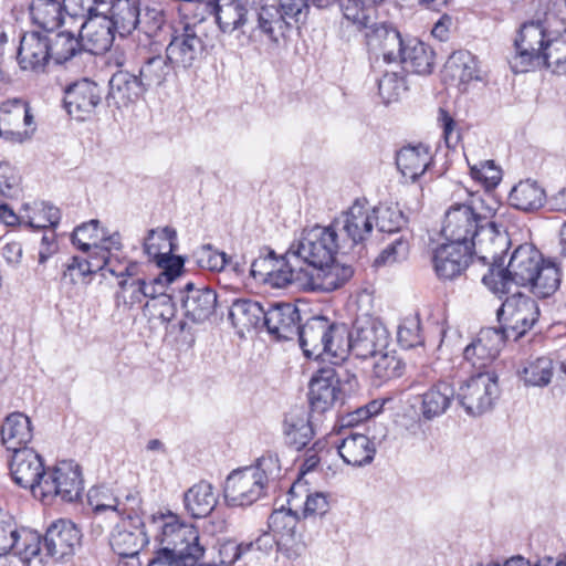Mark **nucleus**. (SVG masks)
Wrapping results in <instances>:
<instances>
[{
  "mask_svg": "<svg viewBox=\"0 0 566 566\" xmlns=\"http://www.w3.org/2000/svg\"><path fill=\"white\" fill-rule=\"evenodd\" d=\"M122 252H109L103 248H97L94 256L98 271L108 272L116 279L135 277L139 274L140 265L138 262L128 260Z\"/></svg>",
  "mask_w": 566,
  "mask_h": 566,
  "instance_id": "nucleus-42",
  "label": "nucleus"
},
{
  "mask_svg": "<svg viewBox=\"0 0 566 566\" xmlns=\"http://www.w3.org/2000/svg\"><path fill=\"white\" fill-rule=\"evenodd\" d=\"M111 7L106 15L112 30L116 32L119 38L130 35L135 30L140 29L146 35L155 34L163 23V17L157 12L154 17L151 25H145L140 20V6L136 0H109Z\"/></svg>",
  "mask_w": 566,
  "mask_h": 566,
  "instance_id": "nucleus-15",
  "label": "nucleus"
},
{
  "mask_svg": "<svg viewBox=\"0 0 566 566\" xmlns=\"http://www.w3.org/2000/svg\"><path fill=\"white\" fill-rule=\"evenodd\" d=\"M98 266L93 254H88L87 259L74 255L65 264L61 281L65 284H76L81 279L97 272Z\"/></svg>",
  "mask_w": 566,
  "mask_h": 566,
  "instance_id": "nucleus-54",
  "label": "nucleus"
},
{
  "mask_svg": "<svg viewBox=\"0 0 566 566\" xmlns=\"http://www.w3.org/2000/svg\"><path fill=\"white\" fill-rule=\"evenodd\" d=\"M115 306L123 313H128L144 303V294L135 277L118 281V290L114 295Z\"/></svg>",
  "mask_w": 566,
  "mask_h": 566,
  "instance_id": "nucleus-49",
  "label": "nucleus"
},
{
  "mask_svg": "<svg viewBox=\"0 0 566 566\" xmlns=\"http://www.w3.org/2000/svg\"><path fill=\"white\" fill-rule=\"evenodd\" d=\"M495 212L481 197L472 196L453 203L444 213L441 233L447 242L469 245L481 264L510 247L506 231L495 220Z\"/></svg>",
  "mask_w": 566,
  "mask_h": 566,
  "instance_id": "nucleus-1",
  "label": "nucleus"
},
{
  "mask_svg": "<svg viewBox=\"0 0 566 566\" xmlns=\"http://www.w3.org/2000/svg\"><path fill=\"white\" fill-rule=\"evenodd\" d=\"M340 394L336 370L333 367L318 369L310 384L308 401L312 412H326L338 401Z\"/></svg>",
  "mask_w": 566,
  "mask_h": 566,
  "instance_id": "nucleus-26",
  "label": "nucleus"
},
{
  "mask_svg": "<svg viewBox=\"0 0 566 566\" xmlns=\"http://www.w3.org/2000/svg\"><path fill=\"white\" fill-rule=\"evenodd\" d=\"M108 87L105 101L116 108L129 106L147 92L138 74L122 69L111 76Z\"/></svg>",
  "mask_w": 566,
  "mask_h": 566,
  "instance_id": "nucleus-29",
  "label": "nucleus"
},
{
  "mask_svg": "<svg viewBox=\"0 0 566 566\" xmlns=\"http://www.w3.org/2000/svg\"><path fill=\"white\" fill-rule=\"evenodd\" d=\"M332 223L340 234L343 248L349 253L356 245L370 237L374 228V214L365 202L357 199Z\"/></svg>",
  "mask_w": 566,
  "mask_h": 566,
  "instance_id": "nucleus-14",
  "label": "nucleus"
},
{
  "mask_svg": "<svg viewBox=\"0 0 566 566\" xmlns=\"http://www.w3.org/2000/svg\"><path fill=\"white\" fill-rule=\"evenodd\" d=\"M50 33L29 31L24 32L19 42L17 62L22 71L44 73L51 61Z\"/></svg>",
  "mask_w": 566,
  "mask_h": 566,
  "instance_id": "nucleus-22",
  "label": "nucleus"
},
{
  "mask_svg": "<svg viewBox=\"0 0 566 566\" xmlns=\"http://www.w3.org/2000/svg\"><path fill=\"white\" fill-rule=\"evenodd\" d=\"M207 11L213 14L223 33H245L251 24L252 10L244 0H210L207 2Z\"/></svg>",
  "mask_w": 566,
  "mask_h": 566,
  "instance_id": "nucleus-24",
  "label": "nucleus"
},
{
  "mask_svg": "<svg viewBox=\"0 0 566 566\" xmlns=\"http://www.w3.org/2000/svg\"><path fill=\"white\" fill-rule=\"evenodd\" d=\"M563 259L557 255L554 258H544L542 265H538L531 282L525 287L541 298L553 295L562 282Z\"/></svg>",
  "mask_w": 566,
  "mask_h": 566,
  "instance_id": "nucleus-34",
  "label": "nucleus"
},
{
  "mask_svg": "<svg viewBox=\"0 0 566 566\" xmlns=\"http://www.w3.org/2000/svg\"><path fill=\"white\" fill-rule=\"evenodd\" d=\"M140 500L133 494L126 496L125 502L112 500V503L95 505L97 512L112 510L122 517L114 527L109 544L115 554L120 557H136L142 548L148 544L145 524L139 515Z\"/></svg>",
  "mask_w": 566,
  "mask_h": 566,
  "instance_id": "nucleus-6",
  "label": "nucleus"
},
{
  "mask_svg": "<svg viewBox=\"0 0 566 566\" xmlns=\"http://www.w3.org/2000/svg\"><path fill=\"white\" fill-rule=\"evenodd\" d=\"M377 83L379 95L386 104L397 101L407 90L405 76L398 72L386 71Z\"/></svg>",
  "mask_w": 566,
  "mask_h": 566,
  "instance_id": "nucleus-55",
  "label": "nucleus"
},
{
  "mask_svg": "<svg viewBox=\"0 0 566 566\" xmlns=\"http://www.w3.org/2000/svg\"><path fill=\"white\" fill-rule=\"evenodd\" d=\"M60 219L61 212L57 207H54L46 202H42L41 208L38 209L35 216L33 218H30L29 224L32 228L54 229L59 224Z\"/></svg>",
  "mask_w": 566,
  "mask_h": 566,
  "instance_id": "nucleus-63",
  "label": "nucleus"
},
{
  "mask_svg": "<svg viewBox=\"0 0 566 566\" xmlns=\"http://www.w3.org/2000/svg\"><path fill=\"white\" fill-rule=\"evenodd\" d=\"M178 72L167 54L145 56L139 65L138 75L147 91L163 86L172 73Z\"/></svg>",
  "mask_w": 566,
  "mask_h": 566,
  "instance_id": "nucleus-39",
  "label": "nucleus"
},
{
  "mask_svg": "<svg viewBox=\"0 0 566 566\" xmlns=\"http://www.w3.org/2000/svg\"><path fill=\"white\" fill-rule=\"evenodd\" d=\"M248 31L255 36L277 44L286 36L290 27L276 4H265L258 10H252L251 24Z\"/></svg>",
  "mask_w": 566,
  "mask_h": 566,
  "instance_id": "nucleus-30",
  "label": "nucleus"
},
{
  "mask_svg": "<svg viewBox=\"0 0 566 566\" xmlns=\"http://www.w3.org/2000/svg\"><path fill=\"white\" fill-rule=\"evenodd\" d=\"M420 413L426 420L442 416L454 398L453 387L446 381H438L420 395Z\"/></svg>",
  "mask_w": 566,
  "mask_h": 566,
  "instance_id": "nucleus-38",
  "label": "nucleus"
},
{
  "mask_svg": "<svg viewBox=\"0 0 566 566\" xmlns=\"http://www.w3.org/2000/svg\"><path fill=\"white\" fill-rule=\"evenodd\" d=\"M305 501L302 504L301 514L303 518L322 517L331 510L329 495L325 492H310L302 479H297L289 491L287 503L290 509L300 506L302 496Z\"/></svg>",
  "mask_w": 566,
  "mask_h": 566,
  "instance_id": "nucleus-31",
  "label": "nucleus"
},
{
  "mask_svg": "<svg viewBox=\"0 0 566 566\" xmlns=\"http://www.w3.org/2000/svg\"><path fill=\"white\" fill-rule=\"evenodd\" d=\"M514 49L510 60L514 73L545 66L555 74H566V31H549L539 20L525 22L514 40Z\"/></svg>",
  "mask_w": 566,
  "mask_h": 566,
  "instance_id": "nucleus-3",
  "label": "nucleus"
},
{
  "mask_svg": "<svg viewBox=\"0 0 566 566\" xmlns=\"http://www.w3.org/2000/svg\"><path fill=\"white\" fill-rule=\"evenodd\" d=\"M432 264L440 280H453L460 276L470 265L484 269L478 262V255L469 245L446 242L436 248Z\"/></svg>",
  "mask_w": 566,
  "mask_h": 566,
  "instance_id": "nucleus-17",
  "label": "nucleus"
},
{
  "mask_svg": "<svg viewBox=\"0 0 566 566\" xmlns=\"http://www.w3.org/2000/svg\"><path fill=\"white\" fill-rule=\"evenodd\" d=\"M282 430L285 443L295 450L305 448L314 436L308 413L303 408H293L285 415Z\"/></svg>",
  "mask_w": 566,
  "mask_h": 566,
  "instance_id": "nucleus-36",
  "label": "nucleus"
},
{
  "mask_svg": "<svg viewBox=\"0 0 566 566\" xmlns=\"http://www.w3.org/2000/svg\"><path fill=\"white\" fill-rule=\"evenodd\" d=\"M373 366V375L380 382L401 377L405 371V363L395 352H381L376 357Z\"/></svg>",
  "mask_w": 566,
  "mask_h": 566,
  "instance_id": "nucleus-51",
  "label": "nucleus"
},
{
  "mask_svg": "<svg viewBox=\"0 0 566 566\" xmlns=\"http://www.w3.org/2000/svg\"><path fill=\"white\" fill-rule=\"evenodd\" d=\"M432 161L429 147L422 144L402 147L396 156V165L402 176L416 181Z\"/></svg>",
  "mask_w": 566,
  "mask_h": 566,
  "instance_id": "nucleus-37",
  "label": "nucleus"
},
{
  "mask_svg": "<svg viewBox=\"0 0 566 566\" xmlns=\"http://www.w3.org/2000/svg\"><path fill=\"white\" fill-rule=\"evenodd\" d=\"M23 563L30 564L32 559L45 556L44 537L32 530L22 528L15 538L14 548L11 552Z\"/></svg>",
  "mask_w": 566,
  "mask_h": 566,
  "instance_id": "nucleus-46",
  "label": "nucleus"
},
{
  "mask_svg": "<svg viewBox=\"0 0 566 566\" xmlns=\"http://www.w3.org/2000/svg\"><path fill=\"white\" fill-rule=\"evenodd\" d=\"M65 2L57 0H33L30 6V14L34 24L44 32H53L63 23Z\"/></svg>",
  "mask_w": 566,
  "mask_h": 566,
  "instance_id": "nucleus-45",
  "label": "nucleus"
},
{
  "mask_svg": "<svg viewBox=\"0 0 566 566\" xmlns=\"http://www.w3.org/2000/svg\"><path fill=\"white\" fill-rule=\"evenodd\" d=\"M180 302L185 317L195 324L208 321L217 308V293L208 286L196 287L187 281L179 284Z\"/></svg>",
  "mask_w": 566,
  "mask_h": 566,
  "instance_id": "nucleus-23",
  "label": "nucleus"
},
{
  "mask_svg": "<svg viewBox=\"0 0 566 566\" xmlns=\"http://www.w3.org/2000/svg\"><path fill=\"white\" fill-rule=\"evenodd\" d=\"M83 490L80 465L72 460H63L49 468L38 497L46 504L57 497L63 502L73 503L80 500Z\"/></svg>",
  "mask_w": 566,
  "mask_h": 566,
  "instance_id": "nucleus-8",
  "label": "nucleus"
},
{
  "mask_svg": "<svg viewBox=\"0 0 566 566\" xmlns=\"http://www.w3.org/2000/svg\"><path fill=\"white\" fill-rule=\"evenodd\" d=\"M268 486L249 468L233 470L226 479L223 495L229 506H250L264 497Z\"/></svg>",
  "mask_w": 566,
  "mask_h": 566,
  "instance_id": "nucleus-16",
  "label": "nucleus"
},
{
  "mask_svg": "<svg viewBox=\"0 0 566 566\" xmlns=\"http://www.w3.org/2000/svg\"><path fill=\"white\" fill-rule=\"evenodd\" d=\"M198 263L210 271H222L230 263L224 252L213 250L210 245L202 247Z\"/></svg>",
  "mask_w": 566,
  "mask_h": 566,
  "instance_id": "nucleus-64",
  "label": "nucleus"
},
{
  "mask_svg": "<svg viewBox=\"0 0 566 566\" xmlns=\"http://www.w3.org/2000/svg\"><path fill=\"white\" fill-rule=\"evenodd\" d=\"M506 339L496 327L482 328L478 337L464 348V359L478 369L484 368L499 356Z\"/></svg>",
  "mask_w": 566,
  "mask_h": 566,
  "instance_id": "nucleus-28",
  "label": "nucleus"
},
{
  "mask_svg": "<svg viewBox=\"0 0 566 566\" xmlns=\"http://www.w3.org/2000/svg\"><path fill=\"white\" fill-rule=\"evenodd\" d=\"M157 265L163 270L158 276L167 284L175 282L179 283V280L184 271V260L180 256L174 255L172 253L158 259Z\"/></svg>",
  "mask_w": 566,
  "mask_h": 566,
  "instance_id": "nucleus-62",
  "label": "nucleus"
},
{
  "mask_svg": "<svg viewBox=\"0 0 566 566\" xmlns=\"http://www.w3.org/2000/svg\"><path fill=\"white\" fill-rule=\"evenodd\" d=\"M50 41L51 61H54L56 64H63L75 56L82 46L80 40L71 32L63 31L55 34L50 32Z\"/></svg>",
  "mask_w": 566,
  "mask_h": 566,
  "instance_id": "nucleus-50",
  "label": "nucleus"
},
{
  "mask_svg": "<svg viewBox=\"0 0 566 566\" xmlns=\"http://www.w3.org/2000/svg\"><path fill=\"white\" fill-rule=\"evenodd\" d=\"M545 190L533 180L520 181L509 195L510 205L521 211H534L543 207Z\"/></svg>",
  "mask_w": 566,
  "mask_h": 566,
  "instance_id": "nucleus-44",
  "label": "nucleus"
},
{
  "mask_svg": "<svg viewBox=\"0 0 566 566\" xmlns=\"http://www.w3.org/2000/svg\"><path fill=\"white\" fill-rule=\"evenodd\" d=\"M263 326L276 339L290 340L298 335L302 326L298 308L292 303H266Z\"/></svg>",
  "mask_w": 566,
  "mask_h": 566,
  "instance_id": "nucleus-25",
  "label": "nucleus"
},
{
  "mask_svg": "<svg viewBox=\"0 0 566 566\" xmlns=\"http://www.w3.org/2000/svg\"><path fill=\"white\" fill-rule=\"evenodd\" d=\"M337 451L346 464L363 467L374 460L376 447L366 434L349 432L337 446Z\"/></svg>",
  "mask_w": 566,
  "mask_h": 566,
  "instance_id": "nucleus-35",
  "label": "nucleus"
},
{
  "mask_svg": "<svg viewBox=\"0 0 566 566\" xmlns=\"http://www.w3.org/2000/svg\"><path fill=\"white\" fill-rule=\"evenodd\" d=\"M397 62L406 71L420 75L430 74L434 66V51L417 38H406Z\"/></svg>",
  "mask_w": 566,
  "mask_h": 566,
  "instance_id": "nucleus-32",
  "label": "nucleus"
},
{
  "mask_svg": "<svg viewBox=\"0 0 566 566\" xmlns=\"http://www.w3.org/2000/svg\"><path fill=\"white\" fill-rule=\"evenodd\" d=\"M374 226L380 232L394 233L406 224V218L398 207L378 206L371 209Z\"/></svg>",
  "mask_w": 566,
  "mask_h": 566,
  "instance_id": "nucleus-53",
  "label": "nucleus"
},
{
  "mask_svg": "<svg viewBox=\"0 0 566 566\" xmlns=\"http://www.w3.org/2000/svg\"><path fill=\"white\" fill-rule=\"evenodd\" d=\"M266 307L261 303L249 300H235L229 310V319L235 327L258 328L263 326Z\"/></svg>",
  "mask_w": 566,
  "mask_h": 566,
  "instance_id": "nucleus-41",
  "label": "nucleus"
},
{
  "mask_svg": "<svg viewBox=\"0 0 566 566\" xmlns=\"http://www.w3.org/2000/svg\"><path fill=\"white\" fill-rule=\"evenodd\" d=\"M175 240L176 232L168 227L160 230L151 229L144 240V252L150 259L158 261V259L172 253Z\"/></svg>",
  "mask_w": 566,
  "mask_h": 566,
  "instance_id": "nucleus-47",
  "label": "nucleus"
},
{
  "mask_svg": "<svg viewBox=\"0 0 566 566\" xmlns=\"http://www.w3.org/2000/svg\"><path fill=\"white\" fill-rule=\"evenodd\" d=\"M302 271V262L295 261V259H290L287 251L285 258H275V265L271 269V275L269 276L266 284L276 289L285 287L294 281H298L300 273Z\"/></svg>",
  "mask_w": 566,
  "mask_h": 566,
  "instance_id": "nucleus-48",
  "label": "nucleus"
},
{
  "mask_svg": "<svg viewBox=\"0 0 566 566\" xmlns=\"http://www.w3.org/2000/svg\"><path fill=\"white\" fill-rule=\"evenodd\" d=\"M409 253V243L402 238L394 240L388 244L380 254L375 259L376 266L392 264L405 260Z\"/></svg>",
  "mask_w": 566,
  "mask_h": 566,
  "instance_id": "nucleus-59",
  "label": "nucleus"
},
{
  "mask_svg": "<svg viewBox=\"0 0 566 566\" xmlns=\"http://www.w3.org/2000/svg\"><path fill=\"white\" fill-rule=\"evenodd\" d=\"M93 0L83 3L77 10H72L70 15H88L81 27L80 38L82 48L95 55L107 52L117 35L104 13H98L93 7Z\"/></svg>",
  "mask_w": 566,
  "mask_h": 566,
  "instance_id": "nucleus-11",
  "label": "nucleus"
},
{
  "mask_svg": "<svg viewBox=\"0 0 566 566\" xmlns=\"http://www.w3.org/2000/svg\"><path fill=\"white\" fill-rule=\"evenodd\" d=\"M297 511L275 510L269 517V524L277 533V551L289 559H296L306 549L303 535L296 531Z\"/></svg>",
  "mask_w": 566,
  "mask_h": 566,
  "instance_id": "nucleus-21",
  "label": "nucleus"
},
{
  "mask_svg": "<svg viewBox=\"0 0 566 566\" xmlns=\"http://www.w3.org/2000/svg\"><path fill=\"white\" fill-rule=\"evenodd\" d=\"M397 340L405 349L423 344L420 322L417 317H406L398 326Z\"/></svg>",
  "mask_w": 566,
  "mask_h": 566,
  "instance_id": "nucleus-58",
  "label": "nucleus"
},
{
  "mask_svg": "<svg viewBox=\"0 0 566 566\" xmlns=\"http://www.w3.org/2000/svg\"><path fill=\"white\" fill-rule=\"evenodd\" d=\"M337 254H348L343 248L340 234L333 223L304 229L298 240L289 249V258L312 266L313 285L323 291H334L343 286L354 274L349 265L336 263Z\"/></svg>",
  "mask_w": 566,
  "mask_h": 566,
  "instance_id": "nucleus-2",
  "label": "nucleus"
},
{
  "mask_svg": "<svg viewBox=\"0 0 566 566\" xmlns=\"http://www.w3.org/2000/svg\"><path fill=\"white\" fill-rule=\"evenodd\" d=\"M496 315L499 329L507 339L517 340L537 322L539 308L532 297L516 293L506 297Z\"/></svg>",
  "mask_w": 566,
  "mask_h": 566,
  "instance_id": "nucleus-9",
  "label": "nucleus"
},
{
  "mask_svg": "<svg viewBox=\"0 0 566 566\" xmlns=\"http://www.w3.org/2000/svg\"><path fill=\"white\" fill-rule=\"evenodd\" d=\"M154 524L159 530L156 535L159 549L190 562L193 557L203 556L205 547L200 544L199 531L193 525L180 522L172 513L154 516Z\"/></svg>",
  "mask_w": 566,
  "mask_h": 566,
  "instance_id": "nucleus-7",
  "label": "nucleus"
},
{
  "mask_svg": "<svg viewBox=\"0 0 566 566\" xmlns=\"http://www.w3.org/2000/svg\"><path fill=\"white\" fill-rule=\"evenodd\" d=\"M374 20L366 25H356L359 31H364L368 50L377 55L380 54L387 63L397 62L406 39L392 23H377Z\"/></svg>",
  "mask_w": 566,
  "mask_h": 566,
  "instance_id": "nucleus-20",
  "label": "nucleus"
},
{
  "mask_svg": "<svg viewBox=\"0 0 566 566\" xmlns=\"http://www.w3.org/2000/svg\"><path fill=\"white\" fill-rule=\"evenodd\" d=\"M186 510L196 518L208 516L216 507L218 500L213 486L207 481H200L185 493Z\"/></svg>",
  "mask_w": 566,
  "mask_h": 566,
  "instance_id": "nucleus-43",
  "label": "nucleus"
},
{
  "mask_svg": "<svg viewBox=\"0 0 566 566\" xmlns=\"http://www.w3.org/2000/svg\"><path fill=\"white\" fill-rule=\"evenodd\" d=\"M555 365L549 356L531 357L517 368V375L525 386L545 387L554 375Z\"/></svg>",
  "mask_w": 566,
  "mask_h": 566,
  "instance_id": "nucleus-40",
  "label": "nucleus"
},
{
  "mask_svg": "<svg viewBox=\"0 0 566 566\" xmlns=\"http://www.w3.org/2000/svg\"><path fill=\"white\" fill-rule=\"evenodd\" d=\"M255 471L261 481L269 488L270 482L275 481L281 475V463L275 452L266 451L256 459L254 465L248 467Z\"/></svg>",
  "mask_w": 566,
  "mask_h": 566,
  "instance_id": "nucleus-57",
  "label": "nucleus"
},
{
  "mask_svg": "<svg viewBox=\"0 0 566 566\" xmlns=\"http://www.w3.org/2000/svg\"><path fill=\"white\" fill-rule=\"evenodd\" d=\"M346 355L357 358H376L389 345V334L385 326L370 319H357L350 332L346 328Z\"/></svg>",
  "mask_w": 566,
  "mask_h": 566,
  "instance_id": "nucleus-13",
  "label": "nucleus"
},
{
  "mask_svg": "<svg viewBox=\"0 0 566 566\" xmlns=\"http://www.w3.org/2000/svg\"><path fill=\"white\" fill-rule=\"evenodd\" d=\"M505 251L499 252L482 263L485 272L482 273V283L495 294H507L514 283L526 286L544 256L533 244L518 245L512 253L507 264L504 263Z\"/></svg>",
  "mask_w": 566,
  "mask_h": 566,
  "instance_id": "nucleus-4",
  "label": "nucleus"
},
{
  "mask_svg": "<svg viewBox=\"0 0 566 566\" xmlns=\"http://www.w3.org/2000/svg\"><path fill=\"white\" fill-rule=\"evenodd\" d=\"M104 96L103 88L88 78L78 80L64 88V108L76 120L90 118Z\"/></svg>",
  "mask_w": 566,
  "mask_h": 566,
  "instance_id": "nucleus-19",
  "label": "nucleus"
},
{
  "mask_svg": "<svg viewBox=\"0 0 566 566\" xmlns=\"http://www.w3.org/2000/svg\"><path fill=\"white\" fill-rule=\"evenodd\" d=\"M298 343L308 359L337 364L346 357V325L325 316L310 317L298 331Z\"/></svg>",
  "mask_w": 566,
  "mask_h": 566,
  "instance_id": "nucleus-5",
  "label": "nucleus"
},
{
  "mask_svg": "<svg viewBox=\"0 0 566 566\" xmlns=\"http://www.w3.org/2000/svg\"><path fill=\"white\" fill-rule=\"evenodd\" d=\"M1 442L8 451L17 452L29 449L28 443L33 438L31 420L22 412H12L6 417L0 428Z\"/></svg>",
  "mask_w": 566,
  "mask_h": 566,
  "instance_id": "nucleus-33",
  "label": "nucleus"
},
{
  "mask_svg": "<svg viewBox=\"0 0 566 566\" xmlns=\"http://www.w3.org/2000/svg\"><path fill=\"white\" fill-rule=\"evenodd\" d=\"M500 397V387L495 373H478L462 384L457 400L470 416H480L490 411Z\"/></svg>",
  "mask_w": 566,
  "mask_h": 566,
  "instance_id": "nucleus-10",
  "label": "nucleus"
},
{
  "mask_svg": "<svg viewBox=\"0 0 566 566\" xmlns=\"http://www.w3.org/2000/svg\"><path fill=\"white\" fill-rule=\"evenodd\" d=\"M99 221L96 219L84 222L76 227L72 233V243L85 253L96 255L101 238L98 235Z\"/></svg>",
  "mask_w": 566,
  "mask_h": 566,
  "instance_id": "nucleus-52",
  "label": "nucleus"
},
{
  "mask_svg": "<svg viewBox=\"0 0 566 566\" xmlns=\"http://www.w3.org/2000/svg\"><path fill=\"white\" fill-rule=\"evenodd\" d=\"M206 44L196 25L185 24L175 29L166 46L168 60L177 71H188L200 65L205 57Z\"/></svg>",
  "mask_w": 566,
  "mask_h": 566,
  "instance_id": "nucleus-12",
  "label": "nucleus"
},
{
  "mask_svg": "<svg viewBox=\"0 0 566 566\" xmlns=\"http://www.w3.org/2000/svg\"><path fill=\"white\" fill-rule=\"evenodd\" d=\"M253 549V544H245V542L237 543L235 541L228 539L219 546L220 564L222 566H232L243 555Z\"/></svg>",
  "mask_w": 566,
  "mask_h": 566,
  "instance_id": "nucleus-61",
  "label": "nucleus"
},
{
  "mask_svg": "<svg viewBox=\"0 0 566 566\" xmlns=\"http://www.w3.org/2000/svg\"><path fill=\"white\" fill-rule=\"evenodd\" d=\"M81 532L67 520H57L46 530L44 535L45 556L62 559L74 554L81 543Z\"/></svg>",
  "mask_w": 566,
  "mask_h": 566,
  "instance_id": "nucleus-27",
  "label": "nucleus"
},
{
  "mask_svg": "<svg viewBox=\"0 0 566 566\" xmlns=\"http://www.w3.org/2000/svg\"><path fill=\"white\" fill-rule=\"evenodd\" d=\"M469 166L472 178L486 189L495 188L502 179V169L493 160H481Z\"/></svg>",
  "mask_w": 566,
  "mask_h": 566,
  "instance_id": "nucleus-56",
  "label": "nucleus"
},
{
  "mask_svg": "<svg viewBox=\"0 0 566 566\" xmlns=\"http://www.w3.org/2000/svg\"><path fill=\"white\" fill-rule=\"evenodd\" d=\"M49 468L44 467L42 457L32 448L12 452L10 474L13 481L23 489H29L38 497L42 481L46 478Z\"/></svg>",
  "mask_w": 566,
  "mask_h": 566,
  "instance_id": "nucleus-18",
  "label": "nucleus"
},
{
  "mask_svg": "<svg viewBox=\"0 0 566 566\" xmlns=\"http://www.w3.org/2000/svg\"><path fill=\"white\" fill-rule=\"evenodd\" d=\"M308 2L311 0H281L276 8L286 22L290 29L293 23H298L306 19L308 12Z\"/></svg>",
  "mask_w": 566,
  "mask_h": 566,
  "instance_id": "nucleus-60",
  "label": "nucleus"
}]
</instances>
